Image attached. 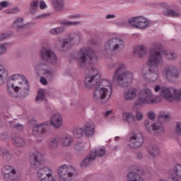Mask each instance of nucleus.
Instances as JSON below:
<instances>
[{
	"label": "nucleus",
	"mask_w": 181,
	"mask_h": 181,
	"mask_svg": "<svg viewBox=\"0 0 181 181\" xmlns=\"http://www.w3.org/2000/svg\"><path fill=\"white\" fill-rule=\"evenodd\" d=\"M90 76H86L84 80L86 88H95L93 92V100L96 103H103V100H108L112 94V83L107 79L100 80L98 70L90 66Z\"/></svg>",
	"instance_id": "f257e3e1"
},
{
	"label": "nucleus",
	"mask_w": 181,
	"mask_h": 181,
	"mask_svg": "<svg viewBox=\"0 0 181 181\" xmlns=\"http://www.w3.org/2000/svg\"><path fill=\"white\" fill-rule=\"evenodd\" d=\"M161 50L162 44L159 42H153L150 47L148 59V64L150 65V68L147 73L143 74L144 78L150 83H155L159 78V64L163 62Z\"/></svg>",
	"instance_id": "f03ea898"
},
{
	"label": "nucleus",
	"mask_w": 181,
	"mask_h": 181,
	"mask_svg": "<svg viewBox=\"0 0 181 181\" xmlns=\"http://www.w3.org/2000/svg\"><path fill=\"white\" fill-rule=\"evenodd\" d=\"M115 67L117 68L113 74V81L117 83L120 87H128L132 83L134 74L131 71H127V65L125 64L112 62L107 66L109 70H113Z\"/></svg>",
	"instance_id": "7ed1b4c3"
},
{
	"label": "nucleus",
	"mask_w": 181,
	"mask_h": 181,
	"mask_svg": "<svg viewBox=\"0 0 181 181\" xmlns=\"http://www.w3.org/2000/svg\"><path fill=\"white\" fill-rule=\"evenodd\" d=\"M81 40H83V34L78 31L74 32L68 35L66 38L58 37L54 43V47L58 52H64L69 47L80 45Z\"/></svg>",
	"instance_id": "20e7f679"
},
{
	"label": "nucleus",
	"mask_w": 181,
	"mask_h": 181,
	"mask_svg": "<svg viewBox=\"0 0 181 181\" xmlns=\"http://www.w3.org/2000/svg\"><path fill=\"white\" fill-rule=\"evenodd\" d=\"M154 91L155 93H160V95L165 98L166 101H168V103L180 101L181 100V89L156 85L154 86Z\"/></svg>",
	"instance_id": "39448f33"
},
{
	"label": "nucleus",
	"mask_w": 181,
	"mask_h": 181,
	"mask_svg": "<svg viewBox=\"0 0 181 181\" xmlns=\"http://www.w3.org/2000/svg\"><path fill=\"white\" fill-rule=\"evenodd\" d=\"M156 103H158V95H153L151 89L146 88L139 93L134 107L139 108V107H144V105H153Z\"/></svg>",
	"instance_id": "423d86ee"
},
{
	"label": "nucleus",
	"mask_w": 181,
	"mask_h": 181,
	"mask_svg": "<svg viewBox=\"0 0 181 181\" xmlns=\"http://www.w3.org/2000/svg\"><path fill=\"white\" fill-rule=\"evenodd\" d=\"M88 56L92 64H96L98 58L95 52L90 47H83L79 50L76 56V60L80 67H86L87 66Z\"/></svg>",
	"instance_id": "0eeeda50"
},
{
	"label": "nucleus",
	"mask_w": 181,
	"mask_h": 181,
	"mask_svg": "<svg viewBox=\"0 0 181 181\" xmlns=\"http://www.w3.org/2000/svg\"><path fill=\"white\" fill-rule=\"evenodd\" d=\"M29 82L28 81H25L24 83L21 86H15V83L8 84V93L15 98H18V97L26 98L29 95Z\"/></svg>",
	"instance_id": "6e6552de"
},
{
	"label": "nucleus",
	"mask_w": 181,
	"mask_h": 181,
	"mask_svg": "<svg viewBox=\"0 0 181 181\" xmlns=\"http://www.w3.org/2000/svg\"><path fill=\"white\" fill-rule=\"evenodd\" d=\"M124 47V40L119 37H112L105 42L103 52L105 54H112L115 52L122 50Z\"/></svg>",
	"instance_id": "1a4fd4ad"
},
{
	"label": "nucleus",
	"mask_w": 181,
	"mask_h": 181,
	"mask_svg": "<svg viewBox=\"0 0 181 181\" xmlns=\"http://www.w3.org/2000/svg\"><path fill=\"white\" fill-rule=\"evenodd\" d=\"M57 173L60 180L70 181L76 175V168L67 164L61 165L57 168Z\"/></svg>",
	"instance_id": "9d476101"
},
{
	"label": "nucleus",
	"mask_w": 181,
	"mask_h": 181,
	"mask_svg": "<svg viewBox=\"0 0 181 181\" xmlns=\"http://www.w3.org/2000/svg\"><path fill=\"white\" fill-rule=\"evenodd\" d=\"M161 74L169 81L176 80L180 76V71L176 65L168 64L162 69Z\"/></svg>",
	"instance_id": "9b49d317"
},
{
	"label": "nucleus",
	"mask_w": 181,
	"mask_h": 181,
	"mask_svg": "<svg viewBox=\"0 0 181 181\" xmlns=\"http://www.w3.org/2000/svg\"><path fill=\"white\" fill-rule=\"evenodd\" d=\"M129 146L132 149H137L144 145V134L141 132L132 133L129 138Z\"/></svg>",
	"instance_id": "f8f14e48"
},
{
	"label": "nucleus",
	"mask_w": 181,
	"mask_h": 181,
	"mask_svg": "<svg viewBox=\"0 0 181 181\" xmlns=\"http://www.w3.org/2000/svg\"><path fill=\"white\" fill-rule=\"evenodd\" d=\"M144 126L150 134H154L155 135H163L165 132V127L162 123H153L151 124L150 120L144 121Z\"/></svg>",
	"instance_id": "ddd939ff"
},
{
	"label": "nucleus",
	"mask_w": 181,
	"mask_h": 181,
	"mask_svg": "<svg viewBox=\"0 0 181 181\" xmlns=\"http://www.w3.org/2000/svg\"><path fill=\"white\" fill-rule=\"evenodd\" d=\"M41 59L44 62H47L51 64H56L57 63V55L50 48L42 47L40 50Z\"/></svg>",
	"instance_id": "4468645a"
},
{
	"label": "nucleus",
	"mask_w": 181,
	"mask_h": 181,
	"mask_svg": "<svg viewBox=\"0 0 181 181\" xmlns=\"http://www.w3.org/2000/svg\"><path fill=\"white\" fill-rule=\"evenodd\" d=\"M37 176L40 181H54L53 170L47 166L40 168L37 172Z\"/></svg>",
	"instance_id": "2eb2a0df"
},
{
	"label": "nucleus",
	"mask_w": 181,
	"mask_h": 181,
	"mask_svg": "<svg viewBox=\"0 0 181 181\" xmlns=\"http://www.w3.org/2000/svg\"><path fill=\"white\" fill-rule=\"evenodd\" d=\"M129 23L136 29H146L151 25L149 20L144 16L133 17L129 19Z\"/></svg>",
	"instance_id": "dca6fc26"
},
{
	"label": "nucleus",
	"mask_w": 181,
	"mask_h": 181,
	"mask_svg": "<svg viewBox=\"0 0 181 181\" xmlns=\"http://www.w3.org/2000/svg\"><path fill=\"white\" fill-rule=\"evenodd\" d=\"M43 155L39 151H35L30 158V165L33 169H37L43 163Z\"/></svg>",
	"instance_id": "f3484780"
},
{
	"label": "nucleus",
	"mask_w": 181,
	"mask_h": 181,
	"mask_svg": "<svg viewBox=\"0 0 181 181\" xmlns=\"http://www.w3.org/2000/svg\"><path fill=\"white\" fill-rule=\"evenodd\" d=\"M25 81H28L26 77L22 74H16L12 75L7 81L8 84H14L15 86H22V84H25Z\"/></svg>",
	"instance_id": "a211bd4d"
},
{
	"label": "nucleus",
	"mask_w": 181,
	"mask_h": 181,
	"mask_svg": "<svg viewBox=\"0 0 181 181\" xmlns=\"http://www.w3.org/2000/svg\"><path fill=\"white\" fill-rule=\"evenodd\" d=\"M49 127V122H44L40 124H37L33 127V134L37 138H40L44 132H46V127Z\"/></svg>",
	"instance_id": "6ab92c4d"
},
{
	"label": "nucleus",
	"mask_w": 181,
	"mask_h": 181,
	"mask_svg": "<svg viewBox=\"0 0 181 181\" xmlns=\"http://www.w3.org/2000/svg\"><path fill=\"white\" fill-rule=\"evenodd\" d=\"M137 90L134 88H129L124 92L123 97L126 101H132L136 98Z\"/></svg>",
	"instance_id": "aec40b11"
},
{
	"label": "nucleus",
	"mask_w": 181,
	"mask_h": 181,
	"mask_svg": "<svg viewBox=\"0 0 181 181\" xmlns=\"http://www.w3.org/2000/svg\"><path fill=\"white\" fill-rule=\"evenodd\" d=\"M11 139L13 141V145L17 146V148H23L25 145H26V140L25 139L18 134L13 135L11 136Z\"/></svg>",
	"instance_id": "412c9836"
},
{
	"label": "nucleus",
	"mask_w": 181,
	"mask_h": 181,
	"mask_svg": "<svg viewBox=\"0 0 181 181\" xmlns=\"http://www.w3.org/2000/svg\"><path fill=\"white\" fill-rule=\"evenodd\" d=\"M50 124L54 127V128H60L63 125V119L60 115H54L51 117Z\"/></svg>",
	"instance_id": "4be33fe9"
},
{
	"label": "nucleus",
	"mask_w": 181,
	"mask_h": 181,
	"mask_svg": "<svg viewBox=\"0 0 181 181\" xmlns=\"http://www.w3.org/2000/svg\"><path fill=\"white\" fill-rule=\"evenodd\" d=\"M8 71L4 64H0V86H4L8 80Z\"/></svg>",
	"instance_id": "5701e85b"
},
{
	"label": "nucleus",
	"mask_w": 181,
	"mask_h": 181,
	"mask_svg": "<svg viewBox=\"0 0 181 181\" xmlns=\"http://www.w3.org/2000/svg\"><path fill=\"white\" fill-rule=\"evenodd\" d=\"M73 136L69 134H64L62 136H59V142L62 146H70L73 144Z\"/></svg>",
	"instance_id": "b1692460"
},
{
	"label": "nucleus",
	"mask_w": 181,
	"mask_h": 181,
	"mask_svg": "<svg viewBox=\"0 0 181 181\" xmlns=\"http://www.w3.org/2000/svg\"><path fill=\"white\" fill-rule=\"evenodd\" d=\"M0 156L3 160H5V162L12 160V158H13V155L8 148H3L0 153Z\"/></svg>",
	"instance_id": "393cba45"
},
{
	"label": "nucleus",
	"mask_w": 181,
	"mask_h": 181,
	"mask_svg": "<svg viewBox=\"0 0 181 181\" xmlns=\"http://www.w3.org/2000/svg\"><path fill=\"white\" fill-rule=\"evenodd\" d=\"M162 53L166 60H169L170 62L177 60L178 56L175 51L164 50Z\"/></svg>",
	"instance_id": "a878e982"
},
{
	"label": "nucleus",
	"mask_w": 181,
	"mask_h": 181,
	"mask_svg": "<svg viewBox=\"0 0 181 181\" xmlns=\"http://www.w3.org/2000/svg\"><path fill=\"white\" fill-rule=\"evenodd\" d=\"M93 160H95V154L93 152H90L89 155L81 162V166L82 168L89 166Z\"/></svg>",
	"instance_id": "bb28decb"
},
{
	"label": "nucleus",
	"mask_w": 181,
	"mask_h": 181,
	"mask_svg": "<svg viewBox=\"0 0 181 181\" xmlns=\"http://www.w3.org/2000/svg\"><path fill=\"white\" fill-rule=\"evenodd\" d=\"M134 53L135 56L142 58L146 54V47L144 45L137 46L135 47Z\"/></svg>",
	"instance_id": "cd10ccee"
},
{
	"label": "nucleus",
	"mask_w": 181,
	"mask_h": 181,
	"mask_svg": "<svg viewBox=\"0 0 181 181\" xmlns=\"http://www.w3.org/2000/svg\"><path fill=\"white\" fill-rule=\"evenodd\" d=\"M95 128V126H94V124L91 123H87L83 128L86 136H93V135H94Z\"/></svg>",
	"instance_id": "c85d7f7f"
},
{
	"label": "nucleus",
	"mask_w": 181,
	"mask_h": 181,
	"mask_svg": "<svg viewBox=\"0 0 181 181\" xmlns=\"http://www.w3.org/2000/svg\"><path fill=\"white\" fill-rule=\"evenodd\" d=\"M122 119L129 124V125H132V124H135V116L131 112H124L122 115Z\"/></svg>",
	"instance_id": "c756f323"
},
{
	"label": "nucleus",
	"mask_w": 181,
	"mask_h": 181,
	"mask_svg": "<svg viewBox=\"0 0 181 181\" xmlns=\"http://www.w3.org/2000/svg\"><path fill=\"white\" fill-rule=\"evenodd\" d=\"M127 181H145L138 173L129 172L127 174Z\"/></svg>",
	"instance_id": "7c9ffc66"
},
{
	"label": "nucleus",
	"mask_w": 181,
	"mask_h": 181,
	"mask_svg": "<svg viewBox=\"0 0 181 181\" xmlns=\"http://www.w3.org/2000/svg\"><path fill=\"white\" fill-rule=\"evenodd\" d=\"M163 15L164 16H168L170 18H180V13L177 12L176 11L171 9V8H167L166 10L163 11Z\"/></svg>",
	"instance_id": "2f4dec72"
},
{
	"label": "nucleus",
	"mask_w": 181,
	"mask_h": 181,
	"mask_svg": "<svg viewBox=\"0 0 181 181\" xmlns=\"http://www.w3.org/2000/svg\"><path fill=\"white\" fill-rule=\"evenodd\" d=\"M25 26H26V25L23 23V18L22 17H20L16 19V21L13 24V28H14V29H16V30H21V29H25Z\"/></svg>",
	"instance_id": "473e14b6"
},
{
	"label": "nucleus",
	"mask_w": 181,
	"mask_h": 181,
	"mask_svg": "<svg viewBox=\"0 0 181 181\" xmlns=\"http://www.w3.org/2000/svg\"><path fill=\"white\" fill-rule=\"evenodd\" d=\"M147 152L151 155V156H153V158L156 156H159V148H158L157 146L155 145H151L147 148Z\"/></svg>",
	"instance_id": "72a5a7b5"
},
{
	"label": "nucleus",
	"mask_w": 181,
	"mask_h": 181,
	"mask_svg": "<svg viewBox=\"0 0 181 181\" xmlns=\"http://www.w3.org/2000/svg\"><path fill=\"white\" fill-rule=\"evenodd\" d=\"M52 6L55 11H63L64 9V1L63 0H52Z\"/></svg>",
	"instance_id": "f704fd0d"
},
{
	"label": "nucleus",
	"mask_w": 181,
	"mask_h": 181,
	"mask_svg": "<svg viewBox=\"0 0 181 181\" xmlns=\"http://www.w3.org/2000/svg\"><path fill=\"white\" fill-rule=\"evenodd\" d=\"M59 142H60V136H55L51 138L48 146L50 149H56L59 146Z\"/></svg>",
	"instance_id": "c9c22d12"
},
{
	"label": "nucleus",
	"mask_w": 181,
	"mask_h": 181,
	"mask_svg": "<svg viewBox=\"0 0 181 181\" xmlns=\"http://www.w3.org/2000/svg\"><path fill=\"white\" fill-rule=\"evenodd\" d=\"M15 168L11 165H5L1 170V175L4 177L8 178L10 173L15 172Z\"/></svg>",
	"instance_id": "e433bc0d"
},
{
	"label": "nucleus",
	"mask_w": 181,
	"mask_h": 181,
	"mask_svg": "<svg viewBox=\"0 0 181 181\" xmlns=\"http://www.w3.org/2000/svg\"><path fill=\"white\" fill-rule=\"evenodd\" d=\"M39 9V0H32L30 4V13L33 15Z\"/></svg>",
	"instance_id": "4c0bfd02"
},
{
	"label": "nucleus",
	"mask_w": 181,
	"mask_h": 181,
	"mask_svg": "<svg viewBox=\"0 0 181 181\" xmlns=\"http://www.w3.org/2000/svg\"><path fill=\"white\" fill-rule=\"evenodd\" d=\"M12 44L11 42H4L0 44V56L5 54L8 50V47H11Z\"/></svg>",
	"instance_id": "58836bf2"
},
{
	"label": "nucleus",
	"mask_w": 181,
	"mask_h": 181,
	"mask_svg": "<svg viewBox=\"0 0 181 181\" xmlns=\"http://www.w3.org/2000/svg\"><path fill=\"white\" fill-rule=\"evenodd\" d=\"M90 152H93L95 154V159L97 158V156H98V158H101L105 155V147H101L100 148H97L95 151H92Z\"/></svg>",
	"instance_id": "ea45409f"
},
{
	"label": "nucleus",
	"mask_w": 181,
	"mask_h": 181,
	"mask_svg": "<svg viewBox=\"0 0 181 181\" xmlns=\"http://www.w3.org/2000/svg\"><path fill=\"white\" fill-rule=\"evenodd\" d=\"M74 136L80 139V138H83V135H84V130L81 128L74 129L72 132Z\"/></svg>",
	"instance_id": "a19ab883"
},
{
	"label": "nucleus",
	"mask_w": 181,
	"mask_h": 181,
	"mask_svg": "<svg viewBox=\"0 0 181 181\" xmlns=\"http://www.w3.org/2000/svg\"><path fill=\"white\" fill-rule=\"evenodd\" d=\"M10 127L13 128L16 131H23V124L21 123H16V122H10Z\"/></svg>",
	"instance_id": "79ce46f5"
},
{
	"label": "nucleus",
	"mask_w": 181,
	"mask_h": 181,
	"mask_svg": "<svg viewBox=\"0 0 181 181\" xmlns=\"http://www.w3.org/2000/svg\"><path fill=\"white\" fill-rule=\"evenodd\" d=\"M49 32L52 35H60V33H64V28L59 27L52 28Z\"/></svg>",
	"instance_id": "37998d69"
},
{
	"label": "nucleus",
	"mask_w": 181,
	"mask_h": 181,
	"mask_svg": "<svg viewBox=\"0 0 181 181\" xmlns=\"http://www.w3.org/2000/svg\"><path fill=\"white\" fill-rule=\"evenodd\" d=\"M64 26H78L81 25V21H64L61 23Z\"/></svg>",
	"instance_id": "c03bdc74"
},
{
	"label": "nucleus",
	"mask_w": 181,
	"mask_h": 181,
	"mask_svg": "<svg viewBox=\"0 0 181 181\" xmlns=\"http://www.w3.org/2000/svg\"><path fill=\"white\" fill-rule=\"evenodd\" d=\"M5 180L6 181H16L18 179V175H16V171H13L8 174V177H4Z\"/></svg>",
	"instance_id": "a18cd8bd"
},
{
	"label": "nucleus",
	"mask_w": 181,
	"mask_h": 181,
	"mask_svg": "<svg viewBox=\"0 0 181 181\" xmlns=\"http://www.w3.org/2000/svg\"><path fill=\"white\" fill-rule=\"evenodd\" d=\"M45 100V90L39 89L37 95L36 97L37 101H43Z\"/></svg>",
	"instance_id": "49530a36"
},
{
	"label": "nucleus",
	"mask_w": 181,
	"mask_h": 181,
	"mask_svg": "<svg viewBox=\"0 0 181 181\" xmlns=\"http://www.w3.org/2000/svg\"><path fill=\"white\" fill-rule=\"evenodd\" d=\"M42 75L45 76L47 78H52V77H54V71L53 70H45Z\"/></svg>",
	"instance_id": "de8ad7c7"
},
{
	"label": "nucleus",
	"mask_w": 181,
	"mask_h": 181,
	"mask_svg": "<svg viewBox=\"0 0 181 181\" xmlns=\"http://www.w3.org/2000/svg\"><path fill=\"white\" fill-rule=\"evenodd\" d=\"M74 148L76 153H79V152H83V151H84V144L82 143H77Z\"/></svg>",
	"instance_id": "09e8293b"
},
{
	"label": "nucleus",
	"mask_w": 181,
	"mask_h": 181,
	"mask_svg": "<svg viewBox=\"0 0 181 181\" xmlns=\"http://www.w3.org/2000/svg\"><path fill=\"white\" fill-rule=\"evenodd\" d=\"M135 121H142L144 119V112L137 110L134 116Z\"/></svg>",
	"instance_id": "8fccbe9b"
},
{
	"label": "nucleus",
	"mask_w": 181,
	"mask_h": 181,
	"mask_svg": "<svg viewBox=\"0 0 181 181\" xmlns=\"http://www.w3.org/2000/svg\"><path fill=\"white\" fill-rule=\"evenodd\" d=\"M10 36H11V34L8 33H0V42H3V40L8 39V37H10Z\"/></svg>",
	"instance_id": "3c124183"
},
{
	"label": "nucleus",
	"mask_w": 181,
	"mask_h": 181,
	"mask_svg": "<svg viewBox=\"0 0 181 181\" xmlns=\"http://www.w3.org/2000/svg\"><path fill=\"white\" fill-rule=\"evenodd\" d=\"M35 70H37V71H41L42 74H43V72L45 71V65L38 64L35 66Z\"/></svg>",
	"instance_id": "603ef678"
},
{
	"label": "nucleus",
	"mask_w": 181,
	"mask_h": 181,
	"mask_svg": "<svg viewBox=\"0 0 181 181\" xmlns=\"http://www.w3.org/2000/svg\"><path fill=\"white\" fill-rule=\"evenodd\" d=\"M160 121H168L169 119V115L165 113H160L158 117Z\"/></svg>",
	"instance_id": "864d4df0"
},
{
	"label": "nucleus",
	"mask_w": 181,
	"mask_h": 181,
	"mask_svg": "<svg viewBox=\"0 0 181 181\" xmlns=\"http://www.w3.org/2000/svg\"><path fill=\"white\" fill-rule=\"evenodd\" d=\"M11 6V3L8 1H1L0 2V8H1V10L4 9V8H9Z\"/></svg>",
	"instance_id": "5fc2aeb1"
},
{
	"label": "nucleus",
	"mask_w": 181,
	"mask_h": 181,
	"mask_svg": "<svg viewBox=\"0 0 181 181\" xmlns=\"http://www.w3.org/2000/svg\"><path fill=\"white\" fill-rule=\"evenodd\" d=\"M175 134L181 136V123H177L175 128Z\"/></svg>",
	"instance_id": "6e6d98bb"
},
{
	"label": "nucleus",
	"mask_w": 181,
	"mask_h": 181,
	"mask_svg": "<svg viewBox=\"0 0 181 181\" xmlns=\"http://www.w3.org/2000/svg\"><path fill=\"white\" fill-rule=\"evenodd\" d=\"M147 117L149 118V119L153 120L156 117V115H155V112H150L147 114Z\"/></svg>",
	"instance_id": "4d7b16f0"
},
{
	"label": "nucleus",
	"mask_w": 181,
	"mask_h": 181,
	"mask_svg": "<svg viewBox=\"0 0 181 181\" xmlns=\"http://www.w3.org/2000/svg\"><path fill=\"white\" fill-rule=\"evenodd\" d=\"M136 158L138 159V160H141V159L144 158V154L140 151H138L136 153Z\"/></svg>",
	"instance_id": "13d9d810"
},
{
	"label": "nucleus",
	"mask_w": 181,
	"mask_h": 181,
	"mask_svg": "<svg viewBox=\"0 0 181 181\" xmlns=\"http://www.w3.org/2000/svg\"><path fill=\"white\" fill-rule=\"evenodd\" d=\"M83 16L81 14L71 15L69 16V19H78L81 18Z\"/></svg>",
	"instance_id": "bf43d9fd"
},
{
	"label": "nucleus",
	"mask_w": 181,
	"mask_h": 181,
	"mask_svg": "<svg viewBox=\"0 0 181 181\" xmlns=\"http://www.w3.org/2000/svg\"><path fill=\"white\" fill-rule=\"evenodd\" d=\"M40 9H46L47 8V6L46 5V3L43 1H40Z\"/></svg>",
	"instance_id": "052dcab7"
},
{
	"label": "nucleus",
	"mask_w": 181,
	"mask_h": 181,
	"mask_svg": "<svg viewBox=\"0 0 181 181\" xmlns=\"http://www.w3.org/2000/svg\"><path fill=\"white\" fill-rule=\"evenodd\" d=\"M40 81L43 86H47V80H46V78L41 76Z\"/></svg>",
	"instance_id": "680f3d73"
},
{
	"label": "nucleus",
	"mask_w": 181,
	"mask_h": 181,
	"mask_svg": "<svg viewBox=\"0 0 181 181\" xmlns=\"http://www.w3.org/2000/svg\"><path fill=\"white\" fill-rule=\"evenodd\" d=\"M48 16H49V13H44L40 16H38L37 18L38 19H46V18H47Z\"/></svg>",
	"instance_id": "e2e57ef3"
},
{
	"label": "nucleus",
	"mask_w": 181,
	"mask_h": 181,
	"mask_svg": "<svg viewBox=\"0 0 181 181\" xmlns=\"http://www.w3.org/2000/svg\"><path fill=\"white\" fill-rule=\"evenodd\" d=\"M17 12H19V9L18 8H13L11 10H9L8 11V13L12 14V13H16Z\"/></svg>",
	"instance_id": "0e129e2a"
},
{
	"label": "nucleus",
	"mask_w": 181,
	"mask_h": 181,
	"mask_svg": "<svg viewBox=\"0 0 181 181\" xmlns=\"http://www.w3.org/2000/svg\"><path fill=\"white\" fill-rule=\"evenodd\" d=\"M115 18V14H107L106 16V19H114Z\"/></svg>",
	"instance_id": "69168bd1"
},
{
	"label": "nucleus",
	"mask_w": 181,
	"mask_h": 181,
	"mask_svg": "<svg viewBox=\"0 0 181 181\" xmlns=\"http://www.w3.org/2000/svg\"><path fill=\"white\" fill-rule=\"evenodd\" d=\"M111 114H112V111H111V110L106 111L105 113V118H107V117H109L110 115H111Z\"/></svg>",
	"instance_id": "338daca9"
},
{
	"label": "nucleus",
	"mask_w": 181,
	"mask_h": 181,
	"mask_svg": "<svg viewBox=\"0 0 181 181\" xmlns=\"http://www.w3.org/2000/svg\"><path fill=\"white\" fill-rule=\"evenodd\" d=\"M161 5H163V6H166L167 8H169V6H168L166 3H163Z\"/></svg>",
	"instance_id": "774afa93"
}]
</instances>
